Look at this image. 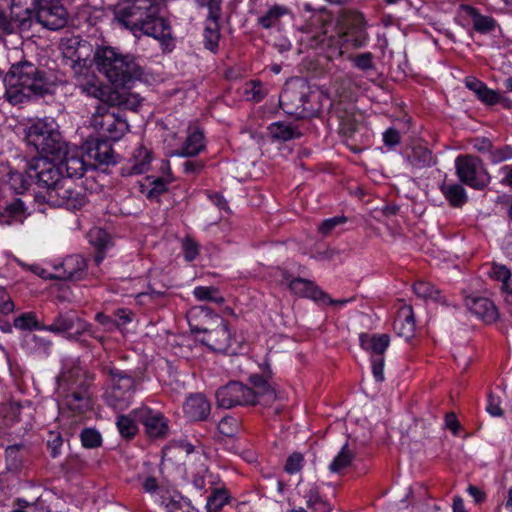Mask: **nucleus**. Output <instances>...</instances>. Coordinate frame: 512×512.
<instances>
[{
  "instance_id": "obj_24",
  "label": "nucleus",
  "mask_w": 512,
  "mask_h": 512,
  "mask_svg": "<svg viewBox=\"0 0 512 512\" xmlns=\"http://www.w3.org/2000/svg\"><path fill=\"white\" fill-rule=\"evenodd\" d=\"M187 418L192 421L204 420L210 413V403L201 394L191 395L183 407Z\"/></svg>"
},
{
  "instance_id": "obj_47",
  "label": "nucleus",
  "mask_w": 512,
  "mask_h": 512,
  "mask_svg": "<svg viewBox=\"0 0 512 512\" xmlns=\"http://www.w3.org/2000/svg\"><path fill=\"white\" fill-rule=\"evenodd\" d=\"M245 93L248 99L259 102L266 96L267 91L260 82L251 81L247 84Z\"/></svg>"
},
{
  "instance_id": "obj_37",
  "label": "nucleus",
  "mask_w": 512,
  "mask_h": 512,
  "mask_svg": "<svg viewBox=\"0 0 512 512\" xmlns=\"http://www.w3.org/2000/svg\"><path fill=\"white\" fill-rule=\"evenodd\" d=\"M466 11L472 17L474 29L480 33H487L494 29L495 21L490 16H484L473 7H466Z\"/></svg>"
},
{
  "instance_id": "obj_39",
  "label": "nucleus",
  "mask_w": 512,
  "mask_h": 512,
  "mask_svg": "<svg viewBox=\"0 0 512 512\" xmlns=\"http://www.w3.org/2000/svg\"><path fill=\"white\" fill-rule=\"evenodd\" d=\"M194 297L199 301H211L222 304L224 298L219 294L218 289L213 286H197L193 290Z\"/></svg>"
},
{
  "instance_id": "obj_44",
  "label": "nucleus",
  "mask_w": 512,
  "mask_h": 512,
  "mask_svg": "<svg viewBox=\"0 0 512 512\" xmlns=\"http://www.w3.org/2000/svg\"><path fill=\"white\" fill-rule=\"evenodd\" d=\"M80 439L84 447L96 448L101 445L102 437L100 433L92 428L84 429L80 434Z\"/></svg>"
},
{
  "instance_id": "obj_25",
  "label": "nucleus",
  "mask_w": 512,
  "mask_h": 512,
  "mask_svg": "<svg viewBox=\"0 0 512 512\" xmlns=\"http://www.w3.org/2000/svg\"><path fill=\"white\" fill-rule=\"evenodd\" d=\"M415 326L412 307L409 305L401 306L394 320L395 331L405 339H410L414 334Z\"/></svg>"
},
{
  "instance_id": "obj_50",
  "label": "nucleus",
  "mask_w": 512,
  "mask_h": 512,
  "mask_svg": "<svg viewBox=\"0 0 512 512\" xmlns=\"http://www.w3.org/2000/svg\"><path fill=\"white\" fill-rule=\"evenodd\" d=\"M352 61L356 68H358L364 72L373 70L375 68V65L373 62V55L370 52H365V53L359 54V55L353 57Z\"/></svg>"
},
{
  "instance_id": "obj_30",
  "label": "nucleus",
  "mask_w": 512,
  "mask_h": 512,
  "mask_svg": "<svg viewBox=\"0 0 512 512\" xmlns=\"http://www.w3.org/2000/svg\"><path fill=\"white\" fill-rule=\"evenodd\" d=\"M307 507L312 512H330V504L324 500L315 485H310L304 493Z\"/></svg>"
},
{
  "instance_id": "obj_32",
  "label": "nucleus",
  "mask_w": 512,
  "mask_h": 512,
  "mask_svg": "<svg viewBox=\"0 0 512 512\" xmlns=\"http://www.w3.org/2000/svg\"><path fill=\"white\" fill-rule=\"evenodd\" d=\"M441 192L454 207H460L467 201L466 191L460 184H444L441 186Z\"/></svg>"
},
{
  "instance_id": "obj_59",
  "label": "nucleus",
  "mask_w": 512,
  "mask_h": 512,
  "mask_svg": "<svg viewBox=\"0 0 512 512\" xmlns=\"http://www.w3.org/2000/svg\"><path fill=\"white\" fill-rule=\"evenodd\" d=\"M372 372L377 381L381 382L384 380V359L382 357L373 358Z\"/></svg>"
},
{
  "instance_id": "obj_9",
  "label": "nucleus",
  "mask_w": 512,
  "mask_h": 512,
  "mask_svg": "<svg viewBox=\"0 0 512 512\" xmlns=\"http://www.w3.org/2000/svg\"><path fill=\"white\" fill-rule=\"evenodd\" d=\"M91 126L110 140H119L128 130L126 121L104 105H98L91 117Z\"/></svg>"
},
{
  "instance_id": "obj_34",
  "label": "nucleus",
  "mask_w": 512,
  "mask_h": 512,
  "mask_svg": "<svg viewBox=\"0 0 512 512\" xmlns=\"http://www.w3.org/2000/svg\"><path fill=\"white\" fill-rule=\"evenodd\" d=\"M413 290L418 297L426 300H432L438 303H445V299L441 292L436 289L431 283L425 281H418L414 284Z\"/></svg>"
},
{
  "instance_id": "obj_40",
  "label": "nucleus",
  "mask_w": 512,
  "mask_h": 512,
  "mask_svg": "<svg viewBox=\"0 0 512 512\" xmlns=\"http://www.w3.org/2000/svg\"><path fill=\"white\" fill-rule=\"evenodd\" d=\"M239 430V421L238 419L231 417V416H225L223 417L220 422L218 423V432L220 435L224 437H234L237 435Z\"/></svg>"
},
{
  "instance_id": "obj_21",
  "label": "nucleus",
  "mask_w": 512,
  "mask_h": 512,
  "mask_svg": "<svg viewBox=\"0 0 512 512\" xmlns=\"http://www.w3.org/2000/svg\"><path fill=\"white\" fill-rule=\"evenodd\" d=\"M283 278L288 281V288L295 295L309 298L316 302L328 303L331 301L313 281L303 278L289 280L285 272L283 273Z\"/></svg>"
},
{
  "instance_id": "obj_11",
  "label": "nucleus",
  "mask_w": 512,
  "mask_h": 512,
  "mask_svg": "<svg viewBox=\"0 0 512 512\" xmlns=\"http://www.w3.org/2000/svg\"><path fill=\"white\" fill-rule=\"evenodd\" d=\"M35 20L42 27L49 30H58L67 23V12L60 0H35Z\"/></svg>"
},
{
  "instance_id": "obj_16",
  "label": "nucleus",
  "mask_w": 512,
  "mask_h": 512,
  "mask_svg": "<svg viewBox=\"0 0 512 512\" xmlns=\"http://www.w3.org/2000/svg\"><path fill=\"white\" fill-rule=\"evenodd\" d=\"M74 72L75 85L83 94L102 102L108 99L110 88L91 69L77 65L74 67Z\"/></svg>"
},
{
  "instance_id": "obj_27",
  "label": "nucleus",
  "mask_w": 512,
  "mask_h": 512,
  "mask_svg": "<svg viewBox=\"0 0 512 512\" xmlns=\"http://www.w3.org/2000/svg\"><path fill=\"white\" fill-rule=\"evenodd\" d=\"M359 341L364 350L381 357L390 344V337L387 334L362 333L359 336Z\"/></svg>"
},
{
  "instance_id": "obj_29",
  "label": "nucleus",
  "mask_w": 512,
  "mask_h": 512,
  "mask_svg": "<svg viewBox=\"0 0 512 512\" xmlns=\"http://www.w3.org/2000/svg\"><path fill=\"white\" fill-rule=\"evenodd\" d=\"M270 136L279 141H289L299 138L301 133L289 123L274 122L268 127Z\"/></svg>"
},
{
  "instance_id": "obj_64",
  "label": "nucleus",
  "mask_w": 512,
  "mask_h": 512,
  "mask_svg": "<svg viewBox=\"0 0 512 512\" xmlns=\"http://www.w3.org/2000/svg\"><path fill=\"white\" fill-rule=\"evenodd\" d=\"M445 426L452 431L453 434H457L460 428L459 421L455 414L450 413L445 416Z\"/></svg>"
},
{
  "instance_id": "obj_38",
  "label": "nucleus",
  "mask_w": 512,
  "mask_h": 512,
  "mask_svg": "<svg viewBox=\"0 0 512 512\" xmlns=\"http://www.w3.org/2000/svg\"><path fill=\"white\" fill-rule=\"evenodd\" d=\"M205 46L211 51H215L220 40L219 20H208L204 30Z\"/></svg>"
},
{
  "instance_id": "obj_54",
  "label": "nucleus",
  "mask_w": 512,
  "mask_h": 512,
  "mask_svg": "<svg viewBox=\"0 0 512 512\" xmlns=\"http://www.w3.org/2000/svg\"><path fill=\"white\" fill-rule=\"evenodd\" d=\"M184 258L187 261H193L199 254L198 244L190 238L183 241Z\"/></svg>"
},
{
  "instance_id": "obj_2",
  "label": "nucleus",
  "mask_w": 512,
  "mask_h": 512,
  "mask_svg": "<svg viewBox=\"0 0 512 512\" xmlns=\"http://www.w3.org/2000/svg\"><path fill=\"white\" fill-rule=\"evenodd\" d=\"M4 82L7 98L13 104L22 102L25 97L50 90V81L45 72L28 61L12 65Z\"/></svg>"
},
{
  "instance_id": "obj_18",
  "label": "nucleus",
  "mask_w": 512,
  "mask_h": 512,
  "mask_svg": "<svg viewBox=\"0 0 512 512\" xmlns=\"http://www.w3.org/2000/svg\"><path fill=\"white\" fill-rule=\"evenodd\" d=\"M63 150V153L57 158L62 172L65 171L68 178L83 176L88 165L83 158L82 150L75 146L69 147L67 143H65Z\"/></svg>"
},
{
  "instance_id": "obj_63",
  "label": "nucleus",
  "mask_w": 512,
  "mask_h": 512,
  "mask_svg": "<svg viewBox=\"0 0 512 512\" xmlns=\"http://www.w3.org/2000/svg\"><path fill=\"white\" fill-rule=\"evenodd\" d=\"M465 85L469 90L477 95L479 92H481V89L484 87L485 83L474 77H467L465 79Z\"/></svg>"
},
{
  "instance_id": "obj_41",
  "label": "nucleus",
  "mask_w": 512,
  "mask_h": 512,
  "mask_svg": "<svg viewBox=\"0 0 512 512\" xmlns=\"http://www.w3.org/2000/svg\"><path fill=\"white\" fill-rule=\"evenodd\" d=\"M5 211L11 217L12 222L22 223L27 216L26 207L20 199H16L8 204Z\"/></svg>"
},
{
  "instance_id": "obj_55",
  "label": "nucleus",
  "mask_w": 512,
  "mask_h": 512,
  "mask_svg": "<svg viewBox=\"0 0 512 512\" xmlns=\"http://www.w3.org/2000/svg\"><path fill=\"white\" fill-rule=\"evenodd\" d=\"M346 221V218L344 217H333V218H329V219H326L324 220L320 226H319V231L323 234V235H327L329 234L336 226L340 225V224H343L344 222Z\"/></svg>"
},
{
  "instance_id": "obj_6",
  "label": "nucleus",
  "mask_w": 512,
  "mask_h": 512,
  "mask_svg": "<svg viewBox=\"0 0 512 512\" xmlns=\"http://www.w3.org/2000/svg\"><path fill=\"white\" fill-rule=\"evenodd\" d=\"M27 144L35 149L40 157L59 158L65 148V141L62 139L57 125L52 119H39L34 122L26 132Z\"/></svg>"
},
{
  "instance_id": "obj_56",
  "label": "nucleus",
  "mask_w": 512,
  "mask_h": 512,
  "mask_svg": "<svg viewBox=\"0 0 512 512\" xmlns=\"http://www.w3.org/2000/svg\"><path fill=\"white\" fill-rule=\"evenodd\" d=\"M19 449V445H13L7 447L5 450L6 459L10 469H17L19 467L20 460L18 459L17 456Z\"/></svg>"
},
{
  "instance_id": "obj_26",
  "label": "nucleus",
  "mask_w": 512,
  "mask_h": 512,
  "mask_svg": "<svg viewBox=\"0 0 512 512\" xmlns=\"http://www.w3.org/2000/svg\"><path fill=\"white\" fill-rule=\"evenodd\" d=\"M346 41L351 42L355 48L367 44L369 36L366 31V22L362 15L356 14L351 17L350 28L346 32Z\"/></svg>"
},
{
  "instance_id": "obj_19",
  "label": "nucleus",
  "mask_w": 512,
  "mask_h": 512,
  "mask_svg": "<svg viewBox=\"0 0 512 512\" xmlns=\"http://www.w3.org/2000/svg\"><path fill=\"white\" fill-rule=\"evenodd\" d=\"M152 159V152L146 146L140 144L122 166L121 174L123 176L143 174L150 169Z\"/></svg>"
},
{
  "instance_id": "obj_23",
  "label": "nucleus",
  "mask_w": 512,
  "mask_h": 512,
  "mask_svg": "<svg viewBox=\"0 0 512 512\" xmlns=\"http://www.w3.org/2000/svg\"><path fill=\"white\" fill-rule=\"evenodd\" d=\"M205 146L206 144L203 132L196 127H190L181 148L173 152V155L180 157H193L202 152Z\"/></svg>"
},
{
  "instance_id": "obj_22",
  "label": "nucleus",
  "mask_w": 512,
  "mask_h": 512,
  "mask_svg": "<svg viewBox=\"0 0 512 512\" xmlns=\"http://www.w3.org/2000/svg\"><path fill=\"white\" fill-rule=\"evenodd\" d=\"M468 310L486 323H493L498 319V310L495 304L486 297L468 296L465 299Z\"/></svg>"
},
{
  "instance_id": "obj_31",
  "label": "nucleus",
  "mask_w": 512,
  "mask_h": 512,
  "mask_svg": "<svg viewBox=\"0 0 512 512\" xmlns=\"http://www.w3.org/2000/svg\"><path fill=\"white\" fill-rule=\"evenodd\" d=\"M32 178L33 175L17 170H10L7 173V183L17 194H21L29 188Z\"/></svg>"
},
{
  "instance_id": "obj_51",
  "label": "nucleus",
  "mask_w": 512,
  "mask_h": 512,
  "mask_svg": "<svg viewBox=\"0 0 512 512\" xmlns=\"http://www.w3.org/2000/svg\"><path fill=\"white\" fill-rule=\"evenodd\" d=\"M477 98L486 105H495L500 102V94L490 89L486 84L477 95Z\"/></svg>"
},
{
  "instance_id": "obj_35",
  "label": "nucleus",
  "mask_w": 512,
  "mask_h": 512,
  "mask_svg": "<svg viewBox=\"0 0 512 512\" xmlns=\"http://www.w3.org/2000/svg\"><path fill=\"white\" fill-rule=\"evenodd\" d=\"M65 405L73 411L81 412L90 406V397L86 391H71L65 396Z\"/></svg>"
},
{
  "instance_id": "obj_17",
  "label": "nucleus",
  "mask_w": 512,
  "mask_h": 512,
  "mask_svg": "<svg viewBox=\"0 0 512 512\" xmlns=\"http://www.w3.org/2000/svg\"><path fill=\"white\" fill-rule=\"evenodd\" d=\"M132 414L144 425L145 431L150 438H161L167 434L168 424L160 412L143 406L132 410Z\"/></svg>"
},
{
  "instance_id": "obj_53",
  "label": "nucleus",
  "mask_w": 512,
  "mask_h": 512,
  "mask_svg": "<svg viewBox=\"0 0 512 512\" xmlns=\"http://www.w3.org/2000/svg\"><path fill=\"white\" fill-rule=\"evenodd\" d=\"M512 158V148L510 146H504L499 149L490 151V160L493 163H499Z\"/></svg>"
},
{
  "instance_id": "obj_15",
  "label": "nucleus",
  "mask_w": 512,
  "mask_h": 512,
  "mask_svg": "<svg viewBox=\"0 0 512 512\" xmlns=\"http://www.w3.org/2000/svg\"><path fill=\"white\" fill-rule=\"evenodd\" d=\"M310 87L303 80H293L285 84L280 94V105L288 114H299L309 101Z\"/></svg>"
},
{
  "instance_id": "obj_42",
  "label": "nucleus",
  "mask_w": 512,
  "mask_h": 512,
  "mask_svg": "<svg viewBox=\"0 0 512 512\" xmlns=\"http://www.w3.org/2000/svg\"><path fill=\"white\" fill-rule=\"evenodd\" d=\"M14 327L21 330L38 329L42 330L43 325H40L33 313H24L14 319Z\"/></svg>"
},
{
  "instance_id": "obj_62",
  "label": "nucleus",
  "mask_w": 512,
  "mask_h": 512,
  "mask_svg": "<svg viewBox=\"0 0 512 512\" xmlns=\"http://www.w3.org/2000/svg\"><path fill=\"white\" fill-rule=\"evenodd\" d=\"M48 448L53 458H56L60 454V447L62 445V439L59 435H54L53 439L48 440Z\"/></svg>"
},
{
  "instance_id": "obj_28",
  "label": "nucleus",
  "mask_w": 512,
  "mask_h": 512,
  "mask_svg": "<svg viewBox=\"0 0 512 512\" xmlns=\"http://www.w3.org/2000/svg\"><path fill=\"white\" fill-rule=\"evenodd\" d=\"M489 276L501 283V290L506 295V300L512 303V286L510 284L511 272L504 266L493 264L489 271Z\"/></svg>"
},
{
  "instance_id": "obj_10",
  "label": "nucleus",
  "mask_w": 512,
  "mask_h": 512,
  "mask_svg": "<svg viewBox=\"0 0 512 512\" xmlns=\"http://www.w3.org/2000/svg\"><path fill=\"white\" fill-rule=\"evenodd\" d=\"M44 197L50 205L64 206L69 210L80 209L86 202L83 188L69 179H64Z\"/></svg>"
},
{
  "instance_id": "obj_52",
  "label": "nucleus",
  "mask_w": 512,
  "mask_h": 512,
  "mask_svg": "<svg viewBox=\"0 0 512 512\" xmlns=\"http://www.w3.org/2000/svg\"><path fill=\"white\" fill-rule=\"evenodd\" d=\"M303 461H304V458L301 453H297V452L292 453L288 457V459L285 463L284 469L289 474H295L302 469Z\"/></svg>"
},
{
  "instance_id": "obj_1",
  "label": "nucleus",
  "mask_w": 512,
  "mask_h": 512,
  "mask_svg": "<svg viewBox=\"0 0 512 512\" xmlns=\"http://www.w3.org/2000/svg\"><path fill=\"white\" fill-rule=\"evenodd\" d=\"M114 20L134 34L140 32L166 44L171 39V28L150 0H119L115 5Z\"/></svg>"
},
{
  "instance_id": "obj_46",
  "label": "nucleus",
  "mask_w": 512,
  "mask_h": 512,
  "mask_svg": "<svg viewBox=\"0 0 512 512\" xmlns=\"http://www.w3.org/2000/svg\"><path fill=\"white\" fill-rule=\"evenodd\" d=\"M201 8L208 9L207 20H219L221 14L222 0H196Z\"/></svg>"
},
{
  "instance_id": "obj_61",
  "label": "nucleus",
  "mask_w": 512,
  "mask_h": 512,
  "mask_svg": "<svg viewBox=\"0 0 512 512\" xmlns=\"http://www.w3.org/2000/svg\"><path fill=\"white\" fill-rule=\"evenodd\" d=\"M131 320H132V314L128 310L119 309L116 311L115 319H114L115 327L120 326V325H125V324L131 322Z\"/></svg>"
},
{
  "instance_id": "obj_60",
  "label": "nucleus",
  "mask_w": 512,
  "mask_h": 512,
  "mask_svg": "<svg viewBox=\"0 0 512 512\" xmlns=\"http://www.w3.org/2000/svg\"><path fill=\"white\" fill-rule=\"evenodd\" d=\"M383 141L386 146H395L400 142V134L396 129L389 128L383 133Z\"/></svg>"
},
{
  "instance_id": "obj_13",
  "label": "nucleus",
  "mask_w": 512,
  "mask_h": 512,
  "mask_svg": "<svg viewBox=\"0 0 512 512\" xmlns=\"http://www.w3.org/2000/svg\"><path fill=\"white\" fill-rule=\"evenodd\" d=\"M134 389L135 380L131 376L113 374L111 388L105 393L107 404L117 410L128 408L133 399Z\"/></svg>"
},
{
  "instance_id": "obj_3",
  "label": "nucleus",
  "mask_w": 512,
  "mask_h": 512,
  "mask_svg": "<svg viewBox=\"0 0 512 512\" xmlns=\"http://www.w3.org/2000/svg\"><path fill=\"white\" fill-rule=\"evenodd\" d=\"M250 381L253 388L239 382H231L219 388L216 392L217 403L220 407L229 409L236 405L260 404L270 406L277 399L274 387L266 378L252 375Z\"/></svg>"
},
{
  "instance_id": "obj_5",
  "label": "nucleus",
  "mask_w": 512,
  "mask_h": 512,
  "mask_svg": "<svg viewBox=\"0 0 512 512\" xmlns=\"http://www.w3.org/2000/svg\"><path fill=\"white\" fill-rule=\"evenodd\" d=\"M95 63L97 69L115 86L127 87L142 76V69L136 59L113 47L98 48Z\"/></svg>"
},
{
  "instance_id": "obj_33",
  "label": "nucleus",
  "mask_w": 512,
  "mask_h": 512,
  "mask_svg": "<svg viewBox=\"0 0 512 512\" xmlns=\"http://www.w3.org/2000/svg\"><path fill=\"white\" fill-rule=\"evenodd\" d=\"M138 419L134 417L132 411L127 415H119L117 417L116 426L120 435L124 438H132L138 431Z\"/></svg>"
},
{
  "instance_id": "obj_36",
  "label": "nucleus",
  "mask_w": 512,
  "mask_h": 512,
  "mask_svg": "<svg viewBox=\"0 0 512 512\" xmlns=\"http://www.w3.org/2000/svg\"><path fill=\"white\" fill-rule=\"evenodd\" d=\"M354 454L348 448L347 444H344L338 454L329 464V470L332 473H339L343 469L349 467L353 461Z\"/></svg>"
},
{
  "instance_id": "obj_48",
  "label": "nucleus",
  "mask_w": 512,
  "mask_h": 512,
  "mask_svg": "<svg viewBox=\"0 0 512 512\" xmlns=\"http://www.w3.org/2000/svg\"><path fill=\"white\" fill-rule=\"evenodd\" d=\"M163 504L168 512H184L188 506L187 501L179 495H173L168 498H163Z\"/></svg>"
},
{
  "instance_id": "obj_8",
  "label": "nucleus",
  "mask_w": 512,
  "mask_h": 512,
  "mask_svg": "<svg viewBox=\"0 0 512 512\" xmlns=\"http://www.w3.org/2000/svg\"><path fill=\"white\" fill-rule=\"evenodd\" d=\"M34 1L12 0L9 13L0 11V29L7 34L28 31L33 22L30 5Z\"/></svg>"
},
{
  "instance_id": "obj_57",
  "label": "nucleus",
  "mask_w": 512,
  "mask_h": 512,
  "mask_svg": "<svg viewBox=\"0 0 512 512\" xmlns=\"http://www.w3.org/2000/svg\"><path fill=\"white\" fill-rule=\"evenodd\" d=\"M13 311L14 303L9 294L3 288H0V313L9 314Z\"/></svg>"
},
{
  "instance_id": "obj_43",
  "label": "nucleus",
  "mask_w": 512,
  "mask_h": 512,
  "mask_svg": "<svg viewBox=\"0 0 512 512\" xmlns=\"http://www.w3.org/2000/svg\"><path fill=\"white\" fill-rule=\"evenodd\" d=\"M228 501L224 490H216L208 497L206 507L210 512H218Z\"/></svg>"
},
{
  "instance_id": "obj_45",
  "label": "nucleus",
  "mask_w": 512,
  "mask_h": 512,
  "mask_svg": "<svg viewBox=\"0 0 512 512\" xmlns=\"http://www.w3.org/2000/svg\"><path fill=\"white\" fill-rule=\"evenodd\" d=\"M286 13L287 10L284 7L274 6L270 8L267 13L259 19V21L264 28H270L281 16Z\"/></svg>"
},
{
  "instance_id": "obj_7",
  "label": "nucleus",
  "mask_w": 512,
  "mask_h": 512,
  "mask_svg": "<svg viewBox=\"0 0 512 512\" xmlns=\"http://www.w3.org/2000/svg\"><path fill=\"white\" fill-rule=\"evenodd\" d=\"M455 169L459 180L473 189L482 190L490 182V175L478 157L458 156L455 160Z\"/></svg>"
},
{
  "instance_id": "obj_20",
  "label": "nucleus",
  "mask_w": 512,
  "mask_h": 512,
  "mask_svg": "<svg viewBox=\"0 0 512 512\" xmlns=\"http://www.w3.org/2000/svg\"><path fill=\"white\" fill-rule=\"evenodd\" d=\"M86 269L87 264L82 256L71 255L55 266V273L51 277L60 280H79L85 275Z\"/></svg>"
},
{
  "instance_id": "obj_12",
  "label": "nucleus",
  "mask_w": 512,
  "mask_h": 512,
  "mask_svg": "<svg viewBox=\"0 0 512 512\" xmlns=\"http://www.w3.org/2000/svg\"><path fill=\"white\" fill-rule=\"evenodd\" d=\"M41 329L55 334L68 333V337L73 340H79L82 335L88 334L101 343L104 341L103 337L95 335L91 324L74 315L60 314L51 324L43 325Z\"/></svg>"
},
{
  "instance_id": "obj_14",
  "label": "nucleus",
  "mask_w": 512,
  "mask_h": 512,
  "mask_svg": "<svg viewBox=\"0 0 512 512\" xmlns=\"http://www.w3.org/2000/svg\"><path fill=\"white\" fill-rule=\"evenodd\" d=\"M31 171L37 179L38 186L46 189L45 194L64 180L58 160L52 157L36 158L31 165Z\"/></svg>"
},
{
  "instance_id": "obj_4",
  "label": "nucleus",
  "mask_w": 512,
  "mask_h": 512,
  "mask_svg": "<svg viewBox=\"0 0 512 512\" xmlns=\"http://www.w3.org/2000/svg\"><path fill=\"white\" fill-rule=\"evenodd\" d=\"M190 329L195 334H202L201 342L210 349L225 352L229 349L232 334L228 323L206 306H197L188 313Z\"/></svg>"
},
{
  "instance_id": "obj_49",
  "label": "nucleus",
  "mask_w": 512,
  "mask_h": 512,
  "mask_svg": "<svg viewBox=\"0 0 512 512\" xmlns=\"http://www.w3.org/2000/svg\"><path fill=\"white\" fill-rule=\"evenodd\" d=\"M89 241L96 246L99 250L107 247L109 237L107 233L101 228H94L89 232Z\"/></svg>"
},
{
  "instance_id": "obj_58",
  "label": "nucleus",
  "mask_w": 512,
  "mask_h": 512,
  "mask_svg": "<svg viewBox=\"0 0 512 512\" xmlns=\"http://www.w3.org/2000/svg\"><path fill=\"white\" fill-rule=\"evenodd\" d=\"M486 410L491 416H494V417L502 416L503 411L500 407L499 398L495 397L493 395H489Z\"/></svg>"
}]
</instances>
